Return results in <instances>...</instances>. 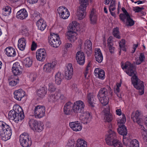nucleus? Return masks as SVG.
Here are the masks:
<instances>
[{
	"instance_id": "nucleus-1",
	"label": "nucleus",
	"mask_w": 147,
	"mask_h": 147,
	"mask_svg": "<svg viewBox=\"0 0 147 147\" xmlns=\"http://www.w3.org/2000/svg\"><path fill=\"white\" fill-rule=\"evenodd\" d=\"M8 117L9 119L13 120L16 123L22 121L24 117V114L22 108L18 105L14 106L13 109L9 112Z\"/></svg>"
},
{
	"instance_id": "nucleus-2",
	"label": "nucleus",
	"mask_w": 147,
	"mask_h": 147,
	"mask_svg": "<svg viewBox=\"0 0 147 147\" xmlns=\"http://www.w3.org/2000/svg\"><path fill=\"white\" fill-rule=\"evenodd\" d=\"M0 127L1 128L0 131L1 139L5 141L10 139L12 134V131L9 126L5 123L0 121Z\"/></svg>"
},
{
	"instance_id": "nucleus-3",
	"label": "nucleus",
	"mask_w": 147,
	"mask_h": 147,
	"mask_svg": "<svg viewBox=\"0 0 147 147\" xmlns=\"http://www.w3.org/2000/svg\"><path fill=\"white\" fill-rule=\"evenodd\" d=\"M122 10L123 13H121L119 15L120 20L129 26H133L134 24V22L131 18L129 14L126 10L124 7L122 8Z\"/></svg>"
},
{
	"instance_id": "nucleus-4",
	"label": "nucleus",
	"mask_w": 147,
	"mask_h": 147,
	"mask_svg": "<svg viewBox=\"0 0 147 147\" xmlns=\"http://www.w3.org/2000/svg\"><path fill=\"white\" fill-rule=\"evenodd\" d=\"M131 79L132 83L134 87L139 90L140 95L143 94L144 93L143 82L138 79L136 76L135 75L132 76Z\"/></svg>"
},
{
	"instance_id": "nucleus-5",
	"label": "nucleus",
	"mask_w": 147,
	"mask_h": 147,
	"mask_svg": "<svg viewBox=\"0 0 147 147\" xmlns=\"http://www.w3.org/2000/svg\"><path fill=\"white\" fill-rule=\"evenodd\" d=\"M109 134L105 139L106 144L108 145L113 146L119 141L117 139L115 132L114 131H108Z\"/></svg>"
},
{
	"instance_id": "nucleus-6",
	"label": "nucleus",
	"mask_w": 147,
	"mask_h": 147,
	"mask_svg": "<svg viewBox=\"0 0 147 147\" xmlns=\"http://www.w3.org/2000/svg\"><path fill=\"white\" fill-rule=\"evenodd\" d=\"M19 140L22 147H28L31 145V140L29 138V135L27 133H23L21 134L20 136Z\"/></svg>"
},
{
	"instance_id": "nucleus-7",
	"label": "nucleus",
	"mask_w": 147,
	"mask_h": 147,
	"mask_svg": "<svg viewBox=\"0 0 147 147\" xmlns=\"http://www.w3.org/2000/svg\"><path fill=\"white\" fill-rule=\"evenodd\" d=\"M29 125L30 127L33 130L38 132H41L43 129V125L40 122H38L36 120L31 119L29 121Z\"/></svg>"
},
{
	"instance_id": "nucleus-8",
	"label": "nucleus",
	"mask_w": 147,
	"mask_h": 147,
	"mask_svg": "<svg viewBox=\"0 0 147 147\" xmlns=\"http://www.w3.org/2000/svg\"><path fill=\"white\" fill-rule=\"evenodd\" d=\"M49 42L52 47L55 48L58 47L61 43L59 35L54 33L49 37Z\"/></svg>"
},
{
	"instance_id": "nucleus-9",
	"label": "nucleus",
	"mask_w": 147,
	"mask_h": 147,
	"mask_svg": "<svg viewBox=\"0 0 147 147\" xmlns=\"http://www.w3.org/2000/svg\"><path fill=\"white\" fill-rule=\"evenodd\" d=\"M34 113L35 118H40L45 115V108L42 106L38 105L34 107Z\"/></svg>"
},
{
	"instance_id": "nucleus-10",
	"label": "nucleus",
	"mask_w": 147,
	"mask_h": 147,
	"mask_svg": "<svg viewBox=\"0 0 147 147\" xmlns=\"http://www.w3.org/2000/svg\"><path fill=\"white\" fill-rule=\"evenodd\" d=\"M84 104L82 101H77L73 105L72 110L76 113H81L84 111Z\"/></svg>"
},
{
	"instance_id": "nucleus-11",
	"label": "nucleus",
	"mask_w": 147,
	"mask_h": 147,
	"mask_svg": "<svg viewBox=\"0 0 147 147\" xmlns=\"http://www.w3.org/2000/svg\"><path fill=\"white\" fill-rule=\"evenodd\" d=\"M58 13L61 18L64 19L67 18L70 15L69 12L67 9L64 7H59L57 10Z\"/></svg>"
},
{
	"instance_id": "nucleus-12",
	"label": "nucleus",
	"mask_w": 147,
	"mask_h": 147,
	"mask_svg": "<svg viewBox=\"0 0 147 147\" xmlns=\"http://www.w3.org/2000/svg\"><path fill=\"white\" fill-rule=\"evenodd\" d=\"M140 112L138 111L133 112L131 114V118L134 122H136L140 126H142V124L144 122V120L140 118Z\"/></svg>"
},
{
	"instance_id": "nucleus-13",
	"label": "nucleus",
	"mask_w": 147,
	"mask_h": 147,
	"mask_svg": "<svg viewBox=\"0 0 147 147\" xmlns=\"http://www.w3.org/2000/svg\"><path fill=\"white\" fill-rule=\"evenodd\" d=\"M121 67L123 69L127 68L126 72L129 76H131L134 74V66L129 62H127L124 65H122Z\"/></svg>"
},
{
	"instance_id": "nucleus-14",
	"label": "nucleus",
	"mask_w": 147,
	"mask_h": 147,
	"mask_svg": "<svg viewBox=\"0 0 147 147\" xmlns=\"http://www.w3.org/2000/svg\"><path fill=\"white\" fill-rule=\"evenodd\" d=\"M23 69L18 62H16L13 65L12 67V71L15 76H19L21 74Z\"/></svg>"
},
{
	"instance_id": "nucleus-15",
	"label": "nucleus",
	"mask_w": 147,
	"mask_h": 147,
	"mask_svg": "<svg viewBox=\"0 0 147 147\" xmlns=\"http://www.w3.org/2000/svg\"><path fill=\"white\" fill-rule=\"evenodd\" d=\"M47 56L46 51L44 49H40L36 51V57L37 59L40 61H43Z\"/></svg>"
},
{
	"instance_id": "nucleus-16",
	"label": "nucleus",
	"mask_w": 147,
	"mask_h": 147,
	"mask_svg": "<svg viewBox=\"0 0 147 147\" xmlns=\"http://www.w3.org/2000/svg\"><path fill=\"white\" fill-rule=\"evenodd\" d=\"M56 63V62L54 61L45 64L43 67L44 71L47 73H51L54 70Z\"/></svg>"
},
{
	"instance_id": "nucleus-17",
	"label": "nucleus",
	"mask_w": 147,
	"mask_h": 147,
	"mask_svg": "<svg viewBox=\"0 0 147 147\" xmlns=\"http://www.w3.org/2000/svg\"><path fill=\"white\" fill-rule=\"evenodd\" d=\"M80 118L84 124H87L91 121L92 116L89 112H86L82 114Z\"/></svg>"
},
{
	"instance_id": "nucleus-18",
	"label": "nucleus",
	"mask_w": 147,
	"mask_h": 147,
	"mask_svg": "<svg viewBox=\"0 0 147 147\" xmlns=\"http://www.w3.org/2000/svg\"><path fill=\"white\" fill-rule=\"evenodd\" d=\"M76 59L78 63L80 65H83L85 63V57L84 53L78 51L76 54Z\"/></svg>"
},
{
	"instance_id": "nucleus-19",
	"label": "nucleus",
	"mask_w": 147,
	"mask_h": 147,
	"mask_svg": "<svg viewBox=\"0 0 147 147\" xmlns=\"http://www.w3.org/2000/svg\"><path fill=\"white\" fill-rule=\"evenodd\" d=\"M73 74V69L71 64L69 63L67 67L65 72V76L67 80L71 79Z\"/></svg>"
},
{
	"instance_id": "nucleus-20",
	"label": "nucleus",
	"mask_w": 147,
	"mask_h": 147,
	"mask_svg": "<svg viewBox=\"0 0 147 147\" xmlns=\"http://www.w3.org/2000/svg\"><path fill=\"white\" fill-rule=\"evenodd\" d=\"M67 38L71 42H74L77 38V34L75 31L69 30L66 33Z\"/></svg>"
},
{
	"instance_id": "nucleus-21",
	"label": "nucleus",
	"mask_w": 147,
	"mask_h": 147,
	"mask_svg": "<svg viewBox=\"0 0 147 147\" xmlns=\"http://www.w3.org/2000/svg\"><path fill=\"white\" fill-rule=\"evenodd\" d=\"M69 126L73 131H80L82 128V125L78 121L70 122L69 123Z\"/></svg>"
},
{
	"instance_id": "nucleus-22",
	"label": "nucleus",
	"mask_w": 147,
	"mask_h": 147,
	"mask_svg": "<svg viewBox=\"0 0 147 147\" xmlns=\"http://www.w3.org/2000/svg\"><path fill=\"white\" fill-rule=\"evenodd\" d=\"M84 49L88 56H90L92 50V43L89 40H86L84 44Z\"/></svg>"
},
{
	"instance_id": "nucleus-23",
	"label": "nucleus",
	"mask_w": 147,
	"mask_h": 147,
	"mask_svg": "<svg viewBox=\"0 0 147 147\" xmlns=\"http://www.w3.org/2000/svg\"><path fill=\"white\" fill-rule=\"evenodd\" d=\"M94 75L98 78L103 80L105 78V72L102 69L99 68H96L94 70Z\"/></svg>"
},
{
	"instance_id": "nucleus-24",
	"label": "nucleus",
	"mask_w": 147,
	"mask_h": 147,
	"mask_svg": "<svg viewBox=\"0 0 147 147\" xmlns=\"http://www.w3.org/2000/svg\"><path fill=\"white\" fill-rule=\"evenodd\" d=\"M13 94L14 98L18 101H20L25 95V92L22 89L16 90Z\"/></svg>"
},
{
	"instance_id": "nucleus-25",
	"label": "nucleus",
	"mask_w": 147,
	"mask_h": 147,
	"mask_svg": "<svg viewBox=\"0 0 147 147\" xmlns=\"http://www.w3.org/2000/svg\"><path fill=\"white\" fill-rule=\"evenodd\" d=\"M28 16L27 12L25 9H21L18 11L16 17L18 19L23 20L25 19Z\"/></svg>"
},
{
	"instance_id": "nucleus-26",
	"label": "nucleus",
	"mask_w": 147,
	"mask_h": 147,
	"mask_svg": "<svg viewBox=\"0 0 147 147\" xmlns=\"http://www.w3.org/2000/svg\"><path fill=\"white\" fill-rule=\"evenodd\" d=\"M60 95V93L58 92H56L54 93H51L48 98V101L51 102L57 101L59 98V95Z\"/></svg>"
},
{
	"instance_id": "nucleus-27",
	"label": "nucleus",
	"mask_w": 147,
	"mask_h": 147,
	"mask_svg": "<svg viewBox=\"0 0 147 147\" xmlns=\"http://www.w3.org/2000/svg\"><path fill=\"white\" fill-rule=\"evenodd\" d=\"M104 115V119L105 121L107 122H110L113 119L112 115L110 114L109 109H105L103 111Z\"/></svg>"
},
{
	"instance_id": "nucleus-28",
	"label": "nucleus",
	"mask_w": 147,
	"mask_h": 147,
	"mask_svg": "<svg viewBox=\"0 0 147 147\" xmlns=\"http://www.w3.org/2000/svg\"><path fill=\"white\" fill-rule=\"evenodd\" d=\"M95 57L96 61L98 63H101L103 59V57L99 49L96 48L95 51Z\"/></svg>"
},
{
	"instance_id": "nucleus-29",
	"label": "nucleus",
	"mask_w": 147,
	"mask_h": 147,
	"mask_svg": "<svg viewBox=\"0 0 147 147\" xmlns=\"http://www.w3.org/2000/svg\"><path fill=\"white\" fill-rule=\"evenodd\" d=\"M47 92L46 88L45 87H41L36 90L37 96L40 99L43 98Z\"/></svg>"
},
{
	"instance_id": "nucleus-30",
	"label": "nucleus",
	"mask_w": 147,
	"mask_h": 147,
	"mask_svg": "<svg viewBox=\"0 0 147 147\" xmlns=\"http://www.w3.org/2000/svg\"><path fill=\"white\" fill-rule=\"evenodd\" d=\"M73 103L70 102L66 103L65 105L63 108L64 113L67 115L70 114L72 111Z\"/></svg>"
},
{
	"instance_id": "nucleus-31",
	"label": "nucleus",
	"mask_w": 147,
	"mask_h": 147,
	"mask_svg": "<svg viewBox=\"0 0 147 147\" xmlns=\"http://www.w3.org/2000/svg\"><path fill=\"white\" fill-rule=\"evenodd\" d=\"M89 18L91 23L94 24L96 23L97 19V16L95 13V10L92 9L91 11Z\"/></svg>"
},
{
	"instance_id": "nucleus-32",
	"label": "nucleus",
	"mask_w": 147,
	"mask_h": 147,
	"mask_svg": "<svg viewBox=\"0 0 147 147\" xmlns=\"http://www.w3.org/2000/svg\"><path fill=\"white\" fill-rule=\"evenodd\" d=\"M86 8L85 7H84L82 6H80L77 13V16L79 20H81L84 18L85 15V11Z\"/></svg>"
},
{
	"instance_id": "nucleus-33",
	"label": "nucleus",
	"mask_w": 147,
	"mask_h": 147,
	"mask_svg": "<svg viewBox=\"0 0 147 147\" xmlns=\"http://www.w3.org/2000/svg\"><path fill=\"white\" fill-rule=\"evenodd\" d=\"M110 92H109L107 89L106 88H100L98 94V97L107 96L109 94H111Z\"/></svg>"
},
{
	"instance_id": "nucleus-34",
	"label": "nucleus",
	"mask_w": 147,
	"mask_h": 147,
	"mask_svg": "<svg viewBox=\"0 0 147 147\" xmlns=\"http://www.w3.org/2000/svg\"><path fill=\"white\" fill-rule=\"evenodd\" d=\"M36 24L38 29L42 31H43L47 26L46 22L42 19L38 20L36 22Z\"/></svg>"
},
{
	"instance_id": "nucleus-35",
	"label": "nucleus",
	"mask_w": 147,
	"mask_h": 147,
	"mask_svg": "<svg viewBox=\"0 0 147 147\" xmlns=\"http://www.w3.org/2000/svg\"><path fill=\"white\" fill-rule=\"evenodd\" d=\"M6 54L9 57H13L16 55V52L15 49L13 47H9L5 49Z\"/></svg>"
},
{
	"instance_id": "nucleus-36",
	"label": "nucleus",
	"mask_w": 147,
	"mask_h": 147,
	"mask_svg": "<svg viewBox=\"0 0 147 147\" xmlns=\"http://www.w3.org/2000/svg\"><path fill=\"white\" fill-rule=\"evenodd\" d=\"M79 24L76 21H72L70 23L68 27V29L69 30L76 31H78L79 29Z\"/></svg>"
},
{
	"instance_id": "nucleus-37",
	"label": "nucleus",
	"mask_w": 147,
	"mask_h": 147,
	"mask_svg": "<svg viewBox=\"0 0 147 147\" xmlns=\"http://www.w3.org/2000/svg\"><path fill=\"white\" fill-rule=\"evenodd\" d=\"M26 46V41L25 39L22 38L19 39L18 40V47L19 49L21 51L24 50Z\"/></svg>"
},
{
	"instance_id": "nucleus-38",
	"label": "nucleus",
	"mask_w": 147,
	"mask_h": 147,
	"mask_svg": "<svg viewBox=\"0 0 147 147\" xmlns=\"http://www.w3.org/2000/svg\"><path fill=\"white\" fill-rule=\"evenodd\" d=\"M63 79V75L60 72H58L55 75V81L56 84L57 85H59L61 84Z\"/></svg>"
},
{
	"instance_id": "nucleus-39",
	"label": "nucleus",
	"mask_w": 147,
	"mask_h": 147,
	"mask_svg": "<svg viewBox=\"0 0 147 147\" xmlns=\"http://www.w3.org/2000/svg\"><path fill=\"white\" fill-rule=\"evenodd\" d=\"M88 102L90 106L92 107H94L96 100L94 98L93 96L91 94H89L88 96Z\"/></svg>"
},
{
	"instance_id": "nucleus-40",
	"label": "nucleus",
	"mask_w": 147,
	"mask_h": 147,
	"mask_svg": "<svg viewBox=\"0 0 147 147\" xmlns=\"http://www.w3.org/2000/svg\"><path fill=\"white\" fill-rule=\"evenodd\" d=\"M119 128L117 129V131L119 133L124 136H126L127 131L125 125H122L121 126H119Z\"/></svg>"
},
{
	"instance_id": "nucleus-41",
	"label": "nucleus",
	"mask_w": 147,
	"mask_h": 147,
	"mask_svg": "<svg viewBox=\"0 0 147 147\" xmlns=\"http://www.w3.org/2000/svg\"><path fill=\"white\" fill-rule=\"evenodd\" d=\"M76 147H87L86 142L81 139H78L77 141Z\"/></svg>"
},
{
	"instance_id": "nucleus-42",
	"label": "nucleus",
	"mask_w": 147,
	"mask_h": 147,
	"mask_svg": "<svg viewBox=\"0 0 147 147\" xmlns=\"http://www.w3.org/2000/svg\"><path fill=\"white\" fill-rule=\"evenodd\" d=\"M8 82L9 86H14L19 83V80L18 78L12 79L11 77H9L8 78Z\"/></svg>"
},
{
	"instance_id": "nucleus-43",
	"label": "nucleus",
	"mask_w": 147,
	"mask_h": 147,
	"mask_svg": "<svg viewBox=\"0 0 147 147\" xmlns=\"http://www.w3.org/2000/svg\"><path fill=\"white\" fill-rule=\"evenodd\" d=\"M23 63L26 67H29L32 66V61L30 57H28L24 59Z\"/></svg>"
},
{
	"instance_id": "nucleus-44",
	"label": "nucleus",
	"mask_w": 147,
	"mask_h": 147,
	"mask_svg": "<svg viewBox=\"0 0 147 147\" xmlns=\"http://www.w3.org/2000/svg\"><path fill=\"white\" fill-rule=\"evenodd\" d=\"M11 12V8L9 6H7L3 9L2 14L5 16L9 15Z\"/></svg>"
},
{
	"instance_id": "nucleus-45",
	"label": "nucleus",
	"mask_w": 147,
	"mask_h": 147,
	"mask_svg": "<svg viewBox=\"0 0 147 147\" xmlns=\"http://www.w3.org/2000/svg\"><path fill=\"white\" fill-rule=\"evenodd\" d=\"M126 119L125 115L124 114L122 115L121 117L117 120L118 124L119 126H121L123 125H124V124L126 122Z\"/></svg>"
},
{
	"instance_id": "nucleus-46",
	"label": "nucleus",
	"mask_w": 147,
	"mask_h": 147,
	"mask_svg": "<svg viewBox=\"0 0 147 147\" xmlns=\"http://www.w3.org/2000/svg\"><path fill=\"white\" fill-rule=\"evenodd\" d=\"M98 97L100 102L103 105L105 106L109 102V98L108 96Z\"/></svg>"
},
{
	"instance_id": "nucleus-47",
	"label": "nucleus",
	"mask_w": 147,
	"mask_h": 147,
	"mask_svg": "<svg viewBox=\"0 0 147 147\" xmlns=\"http://www.w3.org/2000/svg\"><path fill=\"white\" fill-rule=\"evenodd\" d=\"M145 57L144 54L141 53L138 59L136 58V63L137 65H140L144 61Z\"/></svg>"
},
{
	"instance_id": "nucleus-48",
	"label": "nucleus",
	"mask_w": 147,
	"mask_h": 147,
	"mask_svg": "<svg viewBox=\"0 0 147 147\" xmlns=\"http://www.w3.org/2000/svg\"><path fill=\"white\" fill-rule=\"evenodd\" d=\"M21 31L22 35L24 36H27L29 35L28 30L26 26H22Z\"/></svg>"
},
{
	"instance_id": "nucleus-49",
	"label": "nucleus",
	"mask_w": 147,
	"mask_h": 147,
	"mask_svg": "<svg viewBox=\"0 0 147 147\" xmlns=\"http://www.w3.org/2000/svg\"><path fill=\"white\" fill-rule=\"evenodd\" d=\"M139 145L138 141L136 139H133L131 141L129 147H139Z\"/></svg>"
},
{
	"instance_id": "nucleus-50",
	"label": "nucleus",
	"mask_w": 147,
	"mask_h": 147,
	"mask_svg": "<svg viewBox=\"0 0 147 147\" xmlns=\"http://www.w3.org/2000/svg\"><path fill=\"white\" fill-rule=\"evenodd\" d=\"M130 139L128 137L126 136H123V145L126 146H128V144L129 142H130Z\"/></svg>"
},
{
	"instance_id": "nucleus-51",
	"label": "nucleus",
	"mask_w": 147,
	"mask_h": 147,
	"mask_svg": "<svg viewBox=\"0 0 147 147\" xmlns=\"http://www.w3.org/2000/svg\"><path fill=\"white\" fill-rule=\"evenodd\" d=\"M75 142L74 140H69L65 146V147H76L75 146Z\"/></svg>"
},
{
	"instance_id": "nucleus-52",
	"label": "nucleus",
	"mask_w": 147,
	"mask_h": 147,
	"mask_svg": "<svg viewBox=\"0 0 147 147\" xmlns=\"http://www.w3.org/2000/svg\"><path fill=\"white\" fill-rule=\"evenodd\" d=\"M48 91L51 92L55 91L56 88L54 84L52 82L49 83L48 84Z\"/></svg>"
},
{
	"instance_id": "nucleus-53",
	"label": "nucleus",
	"mask_w": 147,
	"mask_h": 147,
	"mask_svg": "<svg viewBox=\"0 0 147 147\" xmlns=\"http://www.w3.org/2000/svg\"><path fill=\"white\" fill-rule=\"evenodd\" d=\"M113 36L119 39L120 38V36L119 35V32L118 28H114L113 29Z\"/></svg>"
},
{
	"instance_id": "nucleus-54",
	"label": "nucleus",
	"mask_w": 147,
	"mask_h": 147,
	"mask_svg": "<svg viewBox=\"0 0 147 147\" xmlns=\"http://www.w3.org/2000/svg\"><path fill=\"white\" fill-rule=\"evenodd\" d=\"M32 17L33 19L35 20H40L42 19L41 18V17L40 16V15L38 12H35L32 15Z\"/></svg>"
},
{
	"instance_id": "nucleus-55",
	"label": "nucleus",
	"mask_w": 147,
	"mask_h": 147,
	"mask_svg": "<svg viewBox=\"0 0 147 147\" xmlns=\"http://www.w3.org/2000/svg\"><path fill=\"white\" fill-rule=\"evenodd\" d=\"M119 46L121 49L123 51H126L125 48V41L124 40L122 39L119 43Z\"/></svg>"
},
{
	"instance_id": "nucleus-56",
	"label": "nucleus",
	"mask_w": 147,
	"mask_h": 147,
	"mask_svg": "<svg viewBox=\"0 0 147 147\" xmlns=\"http://www.w3.org/2000/svg\"><path fill=\"white\" fill-rule=\"evenodd\" d=\"M81 5L80 6H82L83 7H85L86 8L87 5L88 4V0H80Z\"/></svg>"
},
{
	"instance_id": "nucleus-57",
	"label": "nucleus",
	"mask_w": 147,
	"mask_h": 147,
	"mask_svg": "<svg viewBox=\"0 0 147 147\" xmlns=\"http://www.w3.org/2000/svg\"><path fill=\"white\" fill-rule=\"evenodd\" d=\"M143 7H136L134 8L133 10L136 12H139L141 11V10L144 9Z\"/></svg>"
},
{
	"instance_id": "nucleus-58",
	"label": "nucleus",
	"mask_w": 147,
	"mask_h": 147,
	"mask_svg": "<svg viewBox=\"0 0 147 147\" xmlns=\"http://www.w3.org/2000/svg\"><path fill=\"white\" fill-rule=\"evenodd\" d=\"M142 127V129L143 130V131L145 132V134L143 136V139L144 142H147V131L146 129H145L144 127Z\"/></svg>"
},
{
	"instance_id": "nucleus-59",
	"label": "nucleus",
	"mask_w": 147,
	"mask_h": 147,
	"mask_svg": "<svg viewBox=\"0 0 147 147\" xmlns=\"http://www.w3.org/2000/svg\"><path fill=\"white\" fill-rule=\"evenodd\" d=\"M112 37L111 36L108 39L107 44L108 46H111L113 45L112 42Z\"/></svg>"
},
{
	"instance_id": "nucleus-60",
	"label": "nucleus",
	"mask_w": 147,
	"mask_h": 147,
	"mask_svg": "<svg viewBox=\"0 0 147 147\" xmlns=\"http://www.w3.org/2000/svg\"><path fill=\"white\" fill-rule=\"evenodd\" d=\"M36 75L34 74H31L30 75V78L32 81H34L36 79Z\"/></svg>"
},
{
	"instance_id": "nucleus-61",
	"label": "nucleus",
	"mask_w": 147,
	"mask_h": 147,
	"mask_svg": "<svg viewBox=\"0 0 147 147\" xmlns=\"http://www.w3.org/2000/svg\"><path fill=\"white\" fill-rule=\"evenodd\" d=\"M113 146L114 147H123L122 144L119 141L116 144H114Z\"/></svg>"
},
{
	"instance_id": "nucleus-62",
	"label": "nucleus",
	"mask_w": 147,
	"mask_h": 147,
	"mask_svg": "<svg viewBox=\"0 0 147 147\" xmlns=\"http://www.w3.org/2000/svg\"><path fill=\"white\" fill-rule=\"evenodd\" d=\"M112 45H111V46H108L110 52L111 53H113L114 50V48L112 46Z\"/></svg>"
},
{
	"instance_id": "nucleus-63",
	"label": "nucleus",
	"mask_w": 147,
	"mask_h": 147,
	"mask_svg": "<svg viewBox=\"0 0 147 147\" xmlns=\"http://www.w3.org/2000/svg\"><path fill=\"white\" fill-rule=\"evenodd\" d=\"M116 114L119 116L121 115L122 114V112L121 109H117L116 110Z\"/></svg>"
},
{
	"instance_id": "nucleus-64",
	"label": "nucleus",
	"mask_w": 147,
	"mask_h": 147,
	"mask_svg": "<svg viewBox=\"0 0 147 147\" xmlns=\"http://www.w3.org/2000/svg\"><path fill=\"white\" fill-rule=\"evenodd\" d=\"M72 90L76 91L77 89V86L75 84H73L71 86V87Z\"/></svg>"
}]
</instances>
